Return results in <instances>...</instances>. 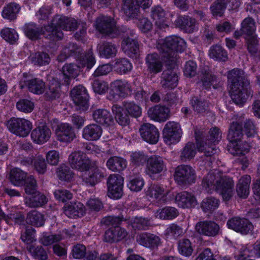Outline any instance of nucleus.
Here are the masks:
<instances>
[{"instance_id": "obj_1", "label": "nucleus", "mask_w": 260, "mask_h": 260, "mask_svg": "<svg viewBox=\"0 0 260 260\" xmlns=\"http://www.w3.org/2000/svg\"><path fill=\"white\" fill-rule=\"evenodd\" d=\"M157 48L169 67L161 74L160 84L165 89H173L177 85L178 75L173 69L176 66L177 52L183 51L186 48L185 41L180 37L172 36L158 43Z\"/></svg>"}, {"instance_id": "obj_2", "label": "nucleus", "mask_w": 260, "mask_h": 260, "mask_svg": "<svg viewBox=\"0 0 260 260\" xmlns=\"http://www.w3.org/2000/svg\"><path fill=\"white\" fill-rule=\"evenodd\" d=\"M202 185L209 193L213 191L218 192L224 201L230 200L234 194V182L233 179L218 172H209L203 177Z\"/></svg>"}, {"instance_id": "obj_3", "label": "nucleus", "mask_w": 260, "mask_h": 260, "mask_svg": "<svg viewBox=\"0 0 260 260\" xmlns=\"http://www.w3.org/2000/svg\"><path fill=\"white\" fill-rule=\"evenodd\" d=\"M228 80L231 83V98L237 105H243L248 98L252 95L250 82L244 72L239 69H234L228 74Z\"/></svg>"}, {"instance_id": "obj_4", "label": "nucleus", "mask_w": 260, "mask_h": 260, "mask_svg": "<svg viewBox=\"0 0 260 260\" xmlns=\"http://www.w3.org/2000/svg\"><path fill=\"white\" fill-rule=\"evenodd\" d=\"M194 134L198 150L204 156L211 157L217 152L215 145L221 140L222 135L219 128H211L206 138V134L203 130L196 129Z\"/></svg>"}, {"instance_id": "obj_5", "label": "nucleus", "mask_w": 260, "mask_h": 260, "mask_svg": "<svg viewBox=\"0 0 260 260\" xmlns=\"http://www.w3.org/2000/svg\"><path fill=\"white\" fill-rule=\"evenodd\" d=\"M67 21V17L59 15H55L51 24L44 27V37L52 41L61 39L63 34L60 29L67 30L66 22H68Z\"/></svg>"}, {"instance_id": "obj_6", "label": "nucleus", "mask_w": 260, "mask_h": 260, "mask_svg": "<svg viewBox=\"0 0 260 260\" xmlns=\"http://www.w3.org/2000/svg\"><path fill=\"white\" fill-rule=\"evenodd\" d=\"M95 26L96 29L101 34L115 38L121 32H126V28L122 30L117 28L115 22L110 17L101 15L96 19Z\"/></svg>"}, {"instance_id": "obj_7", "label": "nucleus", "mask_w": 260, "mask_h": 260, "mask_svg": "<svg viewBox=\"0 0 260 260\" xmlns=\"http://www.w3.org/2000/svg\"><path fill=\"white\" fill-rule=\"evenodd\" d=\"M174 179L180 185H190L195 182L196 171L189 165H180L175 169Z\"/></svg>"}, {"instance_id": "obj_8", "label": "nucleus", "mask_w": 260, "mask_h": 260, "mask_svg": "<svg viewBox=\"0 0 260 260\" xmlns=\"http://www.w3.org/2000/svg\"><path fill=\"white\" fill-rule=\"evenodd\" d=\"M9 130L17 136L24 137L27 136L32 128L31 123L23 118H11L8 121Z\"/></svg>"}, {"instance_id": "obj_9", "label": "nucleus", "mask_w": 260, "mask_h": 260, "mask_svg": "<svg viewBox=\"0 0 260 260\" xmlns=\"http://www.w3.org/2000/svg\"><path fill=\"white\" fill-rule=\"evenodd\" d=\"M68 161L72 168L81 171H88L91 165V160L81 151H75L69 156Z\"/></svg>"}, {"instance_id": "obj_10", "label": "nucleus", "mask_w": 260, "mask_h": 260, "mask_svg": "<svg viewBox=\"0 0 260 260\" xmlns=\"http://www.w3.org/2000/svg\"><path fill=\"white\" fill-rule=\"evenodd\" d=\"M71 96L76 106L77 110L85 111L88 109V95L83 86L75 87L71 91Z\"/></svg>"}, {"instance_id": "obj_11", "label": "nucleus", "mask_w": 260, "mask_h": 260, "mask_svg": "<svg viewBox=\"0 0 260 260\" xmlns=\"http://www.w3.org/2000/svg\"><path fill=\"white\" fill-rule=\"evenodd\" d=\"M182 133L180 124L175 121L168 122L163 129L165 141L169 144L179 142Z\"/></svg>"}, {"instance_id": "obj_12", "label": "nucleus", "mask_w": 260, "mask_h": 260, "mask_svg": "<svg viewBox=\"0 0 260 260\" xmlns=\"http://www.w3.org/2000/svg\"><path fill=\"white\" fill-rule=\"evenodd\" d=\"M123 178L118 174L110 175L107 180L108 194L113 199H119L122 195Z\"/></svg>"}, {"instance_id": "obj_13", "label": "nucleus", "mask_w": 260, "mask_h": 260, "mask_svg": "<svg viewBox=\"0 0 260 260\" xmlns=\"http://www.w3.org/2000/svg\"><path fill=\"white\" fill-rule=\"evenodd\" d=\"M196 230L200 234L208 237H216L220 233L219 225L211 220L198 222L196 224Z\"/></svg>"}, {"instance_id": "obj_14", "label": "nucleus", "mask_w": 260, "mask_h": 260, "mask_svg": "<svg viewBox=\"0 0 260 260\" xmlns=\"http://www.w3.org/2000/svg\"><path fill=\"white\" fill-rule=\"evenodd\" d=\"M227 225L229 229L243 235L248 234L253 229V225L249 220L239 217H234L229 220Z\"/></svg>"}, {"instance_id": "obj_15", "label": "nucleus", "mask_w": 260, "mask_h": 260, "mask_svg": "<svg viewBox=\"0 0 260 260\" xmlns=\"http://www.w3.org/2000/svg\"><path fill=\"white\" fill-rule=\"evenodd\" d=\"M139 132L142 138L150 144H156L159 139L158 130L153 124L146 123L142 124Z\"/></svg>"}, {"instance_id": "obj_16", "label": "nucleus", "mask_w": 260, "mask_h": 260, "mask_svg": "<svg viewBox=\"0 0 260 260\" xmlns=\"http://www.w3.org/2000/svg\"><path fill=\"white\" fill-rule=\"evenodd\" d=\"M55 131L57 140L60 142H70L76 137L73 127L67 123L57 125Z\"/></svg>"}, {"instance_id": "obj_17", "label": "nucleus", "mask_w": 260, "mask_h": 260, "mask_svg": "<svg viewBox=\"0 0 260 260\" xmlns=\"http://www.w3.org/2000/svg\"><path fill=\"white\" fill-rule=\"evenodd\" d=\"M176 25L183 31L190 34L198 30V22L195 18L189 16H181L175 21Z\"/></svg>"}, {"instance_id": "obj_18", "label": "nucleus", "mask_w": 260, "mask_h": 260, "mask_svg": "<svg viewBox=\"0 0 260 260\" xmlns=\"http://www.w3.org/2000/svg\"><path fill=\"white\" fill-rule=\"evenodd\" d=\"M20 84L22 88L26 86L30 92L39 95L43 93L46 88L45 82L37 78L21 80Z\"/></svg>"}, {"instance_id": "obj_19", "label": "nucleus", "mask_w": 260, "mask_h": 260, "mask_svg": "<svg viewBox=\"0 0 260 260\" xmlns=\"http://www.w3.org/2000/svg\"><path fill=\"white\" fill-rule=\"evenodd\" d=\"M51 135L50 128L45 123H42L32 130L31 137L36 143L42 144L49 140Z\"/></svg>"}, {"instance_id": "obj_20", "label": "nucleus", "mask_w": 260, "mask_h": 260, "mask_svg": "<svg viewBox=\"0 0 260 260\" xmlns=\"http://www.w3.org/2000/svg\"><path fill=\"white\" fill-rule=\"evenodd\" d=\"M170 109L159 105L152 107L148 111L149 117L152 120L164 122L170 117Z\"/></svg>"}, {"instance_id": "obj_21", "label": "nucleus", "mask_w": 260, "mask_h": 260, "mask_svg": "<svg viewBox=\"0 0 260 260\" xmlns=\"http://www.w3.org/2000/svg\"><path fill=\"white\" fill-rule=\"evenodd\" d=\"M175 202L179 206L183 208L193 207L197 204L195 196L192 193L185 191L176 194Z\"/></svg>"}, {"instance_id": "obj_22", "label": "nucleus", "mask_w": 260, "mask_h": 260, "mask_svg": "<svg viewBox=\"0 0 260 260\" xmlns=\"http://www.w3.org/2000/svg\"><path fill=\"white\" fill-rule=\"evenodd\" d=\"M64 213L70 218H76L83 216L85 213V207L80 202H72L63 207Z\"/></svg>"}, {"instance_id": "obj_23", "label": "nucleus", "mask_w": 260, "mask_h": 260, "mask_svg": "<svg viewBox=\"0 0 260 260\" xmlns=\"http://www.w3.org/2000/svg\"><path fill=\"white\" fill-rule=\"evenodd\" d=\"M165 168V165L162 157L152 155L148 158L146 169L149 174L160 173Z\"/></svg>"}, {"instance_id": "obj_24", "label": "nucleus", "mask_w": 260, "mask_h": 260, "mask_svg": "<svg viewBox=\"0 0 260 260\" xmlns=\"http://www.w3.org/2000/svg\"><path fill=\"white\" fill-rule=\"evenodd\" d=\"M148 70L151 74H157L162 70L163 63L159 56L155 53L149 54L146 57Z\"/></svg>"}, {"instance_id": "obj_25", "label": "nucleus", "mask_w": 260, "mask_h": 260, "mask_svg": "<svg viewBox=\"0 0 260 260\" xmlns=\"http://www.w3.org/2000/svg\"><path fill=\"white\" fill-rule=\"evenodd\" d=\"M137 241L142 245L146 247L157 248L160 244V239L155 235L144 233L137 237Z\"/></svg>"}, {"instance_id": "obj_26", "label": "nucleus", "mask_w": 260, "mask_h": 260, "mask_svg": "<svg viewBox=\"0 0 260 260\" xmlns=\"http://www.w3.org/2000/svg\"><path fill=\"white\" fill-rule=\"evenodd\" d=\"M122 10L131 19H138L140 13V6L136 0H123Z\"/></svg>"}, {"instance_id": "obj_27", "label": "nucleus", "mask_w": 260, "mask_h": 260, "mask_svg": "<svg viewBox=\"0 0 260 260\" xmlns=\"http://www.w3.org/2000/svg\"><path fill=\"white\" fill-rule=\"evenodd\" d=\"M121 46L123 51L130 57H137L139 51V45L137 40L128 37L123 39Z\"/></svg>"}, {"instance_id": "obj_28", "label": "nucleus", "mask_w": 260, "mask_h": 260, "mask_svg": "<svg viewBox=\"0 0 260 260\" xmlns=\"http://www.w3.org/2000/svg\"><path fill=\"white\" fill-rule=\"evenodd\" d=\"M199 78L200 80L199 83L206 89L210 88L213 83L216 82L217 79L216 76L212 73L208 67H204L199 72Z\"/></svg>"}, {"instance_id": "obj_29", "label": "nucleus", "mask_w": 260, "mask_h": 260, "mask_svg": "<svg viewBox=\"0 0 260 260\" xmlns=\"http://www.w3.org/2000/svg\"><path fill=\"white\" fill-rule=\"evenodd\" d=\"M92 117L97 123L106 126L111 125L113 122V118L108 110L104 109H99L92 113Z\"/></svg>"}, {"instance_id": "obj_30", "label": "nucleus", "mask_w": 260, "mask_h": 260, "mask_svg": "<svg viewBox=\"0 0 260 260\" xmlns=\"http://www.w3.org/2000/svg\"><path fill=\"white\" fill-rule=\"evenodd\" d=\"M61 95L60 83L55 80L50 82L48 87L45 93L46 101H52L58 99Z\"/></svg>"}, {"instance_id": "obj_31", "label": "nucleus", "mask_w": 260, "mask_h": 260, "mask_svg": "<svg viewBox=\"0 0 260 260\" xmlns=\"http://www.w3.org/2000/svg\"><path fill=\"white\" fill-rule=\"evenodd\" d=\"M251 182V177L245 175L242 176L239 180L236 190L237 195L241 198L246 199L249 193V185Z\"/></svg>"}, {"instance_id": "obj_32", "label": "nucleus", "mask_w": 260, "mask_h": 260, "mask_svg": "<svg viewBox=\"0 0 260 260\" xmlns=\"http://www.w3.org/2000/svg\"><path fill=\"white\" fill-rule=\"evenodd\" d=\"M102 133V129L100 126L96 124H92L83 128L82 136L87 140L94 141L99 139Z\"/></svg>"}, {"instance_id": "obj_33", "label": "nucleus", "mask_w": 260, "mask_h": 260, "mask_svg": "<svg viewBox=\"0 0 260 260\" xmlns=\"http://www.w3.org/2000/svg\"><path fill=\"white\" fill-rule=\"evenodd\" d=\"M31 196L26 199L25 204L30 208H37L42 207L46 204L48 201L46 197L41 192L37 191L31 194Z\"/></svg>"}, {"instance_id": "obj_34", "label": "nucleus", "mask_w": 260, "mask_h": 260, "mask_svg": "<svg viewBox=\"0 0 260 260\" xmlns=\"http://www.w3.org/2000/svg\"><path fill=\"white\" fill-rule=\"evenodd\" d=\"M112 110L115 115V120L119 124L126 126L129 123V115L122 107L117 104H114L112 107Z\"/></svg>"}, {"instance_id": "obj_35", "label": "nucleus", "mask_w": 260, "mask_h": 260, "mask_svg": "<svg viewBox=\"0 0 260 260\" xmlns=\"http://www.w3.org/2000/svg\"><path fill=\"white\" fill-rule=\"evenodd\" d=\"M20 9L21 7L19 4L14 2L10 3L4 7L2 15L4 18L9 20H15Z\"/></svg>"}, {"instance_id": "obj_36", "label": "nucleus", "mask_w": 260, "mask_h": 260, "mask_svg": "<svg viewBox=\"0 0 260 260\" xmlns=\"http://www.w3.org/2000/svg\"><path fill=\"white\" fill-rule=\"evenodd\" d=\"M168 191H166L163 187L159 185L153 184L147 191V194L156 199L159 202H165L167 200L166 194Z\"/></svg>"}, {"instance_id": "obj_37", "label": "nucleus", "mask_w": 260, "mask_h": 260, "mask_svg": "<svg viewBox=\"0 0 260 260\" xmlns=\"http://www.w3.org/2000/svg\"><path fill=\"white\" fill-rule=\"evenodd\" d=\"M113 68L119 74H124L131 71L132 63L125 58H116L114 61Z\"/></svg>"}, {"instance_id": "obj_38", "label": "nucleus", "mask_w": 260, "mask_h": 260, "mask_svg": "<svg viewBox=\"0 0 260 260\" xmlns=\"http://www.w3.org/2000/svg\"><path fill=\"white\" fill-rule=\"evenodd\" d=\"M62 70L64 82L66 85H69L70 79H74L78 75L79 67L74 63H68L62 67Z\"/></svg>"}, {"instance_id": "obj_39", "label": "nucleus", "mask_w": 260, "mask_h": 260, "mask_svg": "<svg viewBox=\"0 0 260 260\" xmlns=\"http://www.w3.org/2000/svg\"><path fill=\"white\" fill-rule=\"evenodd\" d=\"M108 168L112 171H121L126 167V161L123 158L118 156H112L107 161Z\"/></svg>"}, {"instance_id": "obj_40", "label": "nucleus", "mask_w": 260, "mask_h": 260, "mask_svg": "<svg viewBox=\"0 0 260 260\" xmlns=\"http://www.w3.org/2000/svg\"><path fill=\"white\" fill-rule=\"evenodd\" d=\"M243 137L242 126L238 122H233L230 125L227 136L230 141H240Z\"/></svg>"}, {"instance_id": "obj_41", "label": "nucleus", "mask_w": 260, "mask_h": 260, "mask_svg": "<svg viewBox=\"0 0 260 260\" xmlns=\"http://www.w3.org/2000/svg\"><path fill=\"white\" fill-rule=\"evenodd\" d=\"M98 49L100 55L107 58L114 57L117 51L116 46L108 42H103L99 45Z\"/></svg>"}, {"instance_id": "obj_42", "label": "nucleus", "mask_w": 260, "mask_h": 260, "mask_svg": "<svg viewBox=\"0 0 260 260\" xmlns=\"http://www.w3.org/2000/svg\"><path fill=\"white\" fill-rule=\"evenodd\" d=\"M26 177L27 173L18 168H14L10 171V181L15 186L23 185Z\"/></svg>"}, {"instance_id": "obj_43", "label": "nucleus", "mask_w": 260, "mask_h": 260, "mask_svg": "<svg viewBox=\"0 0 260 260\" xmlns=\"http://www.w3.org/2000/svg\"><path fill=\"white\" fill-rule=\"evenodd\" d=\"M103 177L104 175L99 169L93 168L88 172L87 176H83V181L93 186L100 182Z\"/></svg>"}, {"instance_id": "obj_44", "label": "nucleus", "mask_w": 260, "mask_h": 260, "mask_svg": "<svg viewBox=\"0 0 260 260\" xmlns=\"http://www.w3.org/2000/svg\"><path fill=\"white\" fill-rule=\"evenodd\" d=\"M26 221L28 224L35 226H42L45 222L44 216L36 210H32L27 213Z\"/></svg>"}, {"instance_id": "obj_45", "label": "nucleus", "mask_w": 260, "mask_h": 260, "mask_svg": "<svg viewBox=\"0 0 260 260\" xmlns=\"http://www.w3.org/2000/svg\"><path fill=\"white\" fill-rule=\"evenodd\" d=\"M113 85L121 97L127 96L131 95L133 92L131 85L126 81L117 80L113 83Z\"/></svg>"}, {"instance_id": "obj_46", "label": "nucleus", "mask_w": 260, "mask_h": 260, "mask_svg": "<svg viewBox=\"0 0 260 260\" xmlns=\"http://www.w3.org/2000/svg\"><path fill=\"white\" fill-rule=\"evenodd\" d=\"M151 16L152 18L155 21V24L160 28L168 26L167 25L164 23L165 18V12L161 7L157 6L153 7L151 9Z\"/></svg>"}, {"instance_id": "obj_47", "label": "nucleus", "mask_w": 260, "mask_h": 260, "mask_svg": "<svg viewBox=\"0 0 260 260\" xmlns=\"http://www.w3.org/2000/svg\"><path fill=\"white\" fill-rule=\"evenodd\" d=\"M23 29L25 35L31 40H37L39 39L41 34L43 35L42 29L38 27L34 23L26 24Z\"/></svg>"}, {"instance_id": "obj_48", "label": "nucleus", "mask_w": 260, "mask_h": 260, "mask_svg": "<svg viewBox=\"0 0 260 260\" xmlns=\"http://www.w3.org/2000/svg\"><path fill=\"white\" fill-rule=\"evenodd\" d=\"M209 55L211 58L222 61H225L228 59L226 51L218 45L212 46L210 48Z\"/></svg>"}, {"instance_id": "obj_49", "label": "nucleus", "mask_w": 260, "mask_h": 260, "mask_svg": "<svg viewBox=\"0 0 260 260\" xmlns=\"http://www.w3.org/2000/svg\"><path fill=\"white\" fill-rule=\"evenodd\" d=\"M241 31L246 35V38L255 37L254 35L256 26L254 20L251 17L246 18L241 23Z\"/></svg>"}, {"instance_id": "obj_50", "label": "nucleus", "mask_w": 260, "mask_h": 260, "mask_svg": "<svg viewBox=\"0 0 260 260\" xmlns=\"http://www.w3.org/2000/svg\"><path fill=\"white\" fill-rule=\"evenodd\" d=\"M122 107L129 116L134 118H138L142 114V109L134 102L124 101L122 102Z\"/></svg>"}, {"instance_id": "obj_51", "label": "nucleus", "mask_w": 260, "mask_h": 260, "mask_svg": "<svg viewBox=\"0 0 260 260\" xmlns=\"http://www.w3.org/2000/svg\"><path fill=\"white\" fill-rule=\"evenodd\" d=\"M247 49L251 56L255 60L260 59V50L258 49L257 40L255 37L246 38Z\"/></svg>"}, {"instance_id": "obj_52", "label": "nucleus", "mask_w": 260, "mask_h": 260, "mask_svg": "<svg viewBox=\"0 0 260 260\" xmlns=\"http://www.w3.org/2000/svg\"><path fill=\"white\" fill-rule=\"evenodd\" d=\"M31 62L35 65L46 66L49 63L50 57L49 54L44 52H37L30 56Z\"/></svg>"}, {"instance_id": "obj_53", "label": "nucleus", "mask_w": 260, "mask_h": 260, "mask_svg": "<svg viewBox=\"0 0 260 260\" xmlns=\"http://www.w3.org/2000/svg\"><path fill=\"white\" fill-rule=\"evenodd\" d=\"M125 222L127 224L129 222V218L127 216L120 215L118 216H108L103 219L102 223L108 226H112L114 228L119 227L122 222Z\"/></svg>"}, {"instance_id": "obj_54", "label": "nucleus", "mask_w": 260, "mask_h": 260, "mask_svg": "<svg viewBox=\"0 0 260 260\" xmlns=\"http://www.w3.org/2000/svg\"><path fill=\"white\" fill-rule=\"evenodd\" d=\"M190 103L193 110L198 113H205L209 109V104L207 101L197 96L192 98Z\"/></svg>"}, {"instance_id": "obj_55", "label": "nucleus", "mask_w": 260, "mask_h": 260, "mask_svg": "<svg viewBox=\"0 0 260 260\" xmlns=\"http://www.w3.org/2000/svg\"><path fill=\"white\" fill-rule=\"evenodd\" d=\"M227 6V1L216 0L210 7L212 14L215 17H222Z\"/></svg>"}, {"instance_id": "obj_56", "label": "nucleus", "mask_w": 260, "mask_h": 260, "mask_svg": "<svg viewBox=\"0 0 260 260\" xmlns=\"http://www.w3.org/2000/svg\"><path fill=\"white\" fill-rule=\"evenodd\" d=\"M63 48L65 53H68L69 56H74L77 60L83 54V49L75 43H69L64 46Z\"/></svg>"}, {"instance_id": "obj_57", "label": "nucleus", "mask_w": 260, "mask_h": 260, "mask_svg": "<svg viewBox=\"0 0 260 260\" xmlns=\"http://www.w3.org/2000/svg\"><path fill=\"white\" fill-rule=\"evenodd\" d=\"M127 224H131L134 230H146L151 224L149 219L142 217H136L134 219H129V222Z\"/></svg>"}, {"instance_id": "obj_58", "label": "nucleus", "mask_w": 260, "mask_h": 260, "mask_svg": "<svg viewBox=\"0 0 260 260\" xmlns=\"http://www.w3.org/2000/svg\"><path fill=\"white\" fill-rule=\"evenodd\" d=\"M178 211L176 208L167 207L162 208L159 212L158 210L155 213V216L161 219H172L178 215Z\"/></svg>"}, {"instance_id": "obj_59", "label": "nucleus", "mask_w": 260, "mask_h": 260, "mask_svg": "<svg viewBox=\"0 0 260 260\" xmlns=\"http://www.w3.org/2000/svg\"><path fill=\"white\" fill-rule=\"evenodd\" d=\"M81 57L78 60L83 67H86L90 69L95 63V59L91 49L89 50L85 53L83 52Z\"/></svg>"}, {"instance_id": "obj_60", "label": "nucleus", "mask_w": 260, "mask_h": 260, "mask_svg": "<svg viewBox=\"0 0 260 260\" xmlns=\"http://www.w3.org/2000/svg\"><path fill=\"white\" fill-rule=\"evenodd\" d=\"M219 200L214 197H208L204 199L201 203V208L204 212L212 211L219 206Z\"/></svg>"}, {"instance_id": "obj_61", "label": "nucleus", "mask_w": 260, "mask_h": 260, "mask_svg": "<svg viewBox=\"0 0 260 260\" xmlns=\"http://www.w3.org/2000/svg\"><path fill=\"white\" fill-rule=\"evenodd\" d=\"M196 146L193 143H187L182 151L180 156L181 159L185 161L186 159L192 158L196 154Z\"/></svg>"}, {"instance_id": "obj_62", "label": "nucleus", "mask_w": 260, "mask_h": 260, "mask_svg": "<svg viewBox=\"0 0 260 260\" xmlns=\"http://www.w3.org/2000/svg\"><path fill=\"white\" fill-rule=\"evenodd\" d=\"M179 252L185 256H189L192 253L193 249L191 242L188 239H182L178 242Z\"/></svg>"}, {"instance_id": "obj_63", "label": "nucleus", "mask_w": 260, "mask_h": 260, "mask_svg": "<svg viewBox=\"0 0 260 260\" xmlns=\"http://www.w3.org/2000/svg\"><path fill=\"white\" fill-rule=\"evenodd\" d=\"M56 173L59 179L64 181L70 180L74 175L70 168L64 164L60 165L57 168Z\"/></svg>"}, {"instance_id": "obj_64", "label": "nucleus", "mask_w": 260, "mask_h": 260, "mask_svg": "<svg viewBox=\"0 0 260 260\" xmlns=\"http://www.w3.org/2000/svg\"><path fill=\"white\" fill-rule=\"evenodd\" d=\"M1 36L7 42L14 44L18 39V35L14 29L5 28L1 31Z\"/></svg>"}]
</instances>
